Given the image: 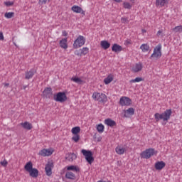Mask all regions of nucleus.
Wrapping results in <instances>:
<instances>
[{
    "mask_svg": "<svg viewBox=\"0 0 182 182\" xmlns=\"http://www.w3.org/2000/svg\"><path fill=\"white\" fill-rule=\"evenodd\" d=\"M124 45H125V46H128V45H132V40L130 39L125 40Z\"/></svg>",
    "mask_w": 182,
    "mask_h": 182,
    "instance_id": "obj_45",
    "label": "nucleus"
},
{
    "mask_svg": "<svg viewBox=\"0 0 182 182\" xmlns=\"http://www.w3.org/2000/svg\"><path fill=\"white\" fill-rule=\"evenodd\" d=\"M119 105L120 106H132V99L130 97L127 96L121 97L119 100Z\"/></svg>",
    "mask_w": 182,
    "mask_h": 182,
    "instance_id": "obj_8",
    "label": "nucleus"
},
{
    "mask_svg": "<svg viewBox=\"0 0 182 182\" xmlns=\"http://www.w3.org/2000/svg\"><path fill=\"white\" fill-rule=\"evenodd\" d=\"M5 37L4 36V33L0 32V41H4Z\"/></svg>",
    "mask_w": 182,
    "mask_h": 182,
    "instance_id": "obj_46",
    "label": "nucleus"
},
{
    "mask_svg": "<svg viewBox=\"0 0 182 182\" xmlns=\"http://www.w3.org/2000/svg\"><path fill=\"white\" fill-rule=\"evenodd\" d=\"M87 53H89V48L87 47H84L75 51V55L77 56H86Z\"/></svg>",
    "mask_w": 182,
    "mask_h": 182,
    "instance_id": "obj_10",
    "label": "nucleus"
},
{
    "mask_svg": "<svg viewBox=\"0 0 182 182\" xmlns=\"http://www.w3.org/2000/svg\"><path fill=\"white\" fill-rule=\"evenodd\" d=\"M143 70V63H135L132 68V72L134 73H138V72H141Z\"/></svg>",
    "mask_w": 182,
    "mask_h": 182,
    "instance_id": "obj_12",
    "label": "nucleus"
},
{
    "mask_svg": "<svg viewBox=\"0 0 182 182\" xmlns=\"http://www.w3.org/2000/svg\"><path fill=\"white\" fill-rule=\"evenodd\" d=\"M121 21L122 23H129V18L127 17H122L121 18Z\"/></svg>",
    "mask_w": 182,
    "mask_h": 182,
    "instance_id": "obj_43",
    "label": "nucleus"
},
{
    "mask_svg": "<svg viewBox=\"0 0 182 182\" xmlns=\"http://www.w3.org/2000/svg\"><path fill=\"white\" fill-rule=\"evenodd\" d=\"M162 48L163 46L160 43L156 46L154 48L153 53L151 55V59H155L156 60L160 59L163 55V53L161 52Z\"/></svg>",
    "mask_w": 182,
    "mask_h": 182,
    "instance_id": "obj_1",
    "label": "nucleus"
},
{
    "mask_svg": "<svg viewBox=\"0 0 182 182\" xmlns=\"http://www.w3.org/2000/svg\"><path fill=\"white\" fill-rule=\"evenodd\" d=\"M60 46L63 49H68V38H62L60 41Z\"/></svg>",
    "mask_w": 182,
    "mask_h": 182,
    "instance_id": "obj_30",
    "label": "nucleus"
},
{
    "mask_svg": "<svg viewBox=\"0 0 182 182\" xmlns=\"http://www.w3.org/2000/svg\"><path fill=\"white\" fill-rule=\"evenodd\" d=\"M54 100L55 102H60V103H63L68 100V97L66 93L64 92H60L54 96Z\"/></svg>",
    "mask_w": 182,
    "mask_h": 182,
    "instance_id": "obj_6",
    "label": "nucleus"
},
{
    "mask_svg": "<svg viewBox=\"0 0 182 182\" xmlns=\"http://www.w3.org/2000/svg\"><path fill=\"white\" fill-rule=\"evenodd\" d=\"M100 46L105 50H107V49H109V48H110V43H109V41H107L106 40L102 41L100 42Z\"/></svg>",
    "mask_w": 182,
    "mask_h": 182,
    "instance_id": "obj_25",
    "label": "nucleus"
},
{
    "mask_svg": "<svg viewBox=\"0 0 182 182\" xmlns=\"http://www.w3.org/2000/svg\"><path fill=\"white\" fill-rule=\"evenodd\" d=\"M63 36H68V33H66V31H63Z\"/></svg>",
    "mask_w": 182,
    "mask_h": 182,
    "instance_id": "obj_48",
    "label": "nucleus"
},
{
    "mask_svg": "<svg viewBox=\"0 0 182 182\" xmlns=\"http://www.w3.org/2000/svg\"><path fill=\"white\" fill-rule=\"evenodd\" d=\"M154 167L156 170H158L160 171H161L162 168H164L166 167V164L163 161H157L155 163Z\"/></svg>",
    "mask_w": 182,
    "mask_h": 182,
    "instance_id": "obj_22",
    "label": "nucleus"
},
{
    "mask_svg": "<svg viewBox=\"0 0 182 182\" xmlns=\"http://www.w3.org/2000/svg\"><path fill=\"white\" fill-rule=\"evenodd\" d=\"M21 126L23 129H26V130H31L32 129V124L29 123L28 122H21Z\"/></svg>",
    "mask_w": 182,
    "mask_h": 182,
    "instance_id": "obj_29",
    "label": "nucleus"
},
{
    "mask_svg": "<svg viewBox=\"0 0 182 182\" xmlns=\"http://www.w3.org/2000/svg\"><path fill=\"white\" fill-rule=\"evenodd\" d=\"M4 4L6 6H14V1H4Z\"/></svg>",
    "mask_w": 182,
    "mask_h": 182,
    "instance_id": "obj_44",
    "label": "nucleus"
},
{
    "mask_svg": "<svg viewBox=\"0 0 182 182\" xmlns=\"http://www.w3.org/2000/svg\"><path fill=\"white\" fill-rule=\"evenodd\" d=\"M72 140L73 141H75V143H77L79 140H80V135L79 134L73 135L72 137Z\"/></svg>",
    "mask_w": 182,
    "mask_h": 182,
    "instance_id": "obj_38",
    "label": "nucleus"
},
{
    "mask_svg": "<svg viewBox=\"0 0 182 182\" xmlns=\"http://www.w3.org/2000/svg\"><path fill=\"white\" fill-rule=\"evenodd\" d=\"M71 80L72 82L77 83L78 85H82V83H83V80H82V79L79 78L78 77H73Z\"/></svg>",
    "mask_w": 182,
    "mask_h": 182,
    "instance_id": "obj_33",
    "label": "nucleus"
},
{
    "mask_svg": "<svg viewBox=\"0 0 182 182\" xmlns=\"http://www.w3.org/2000/svg\"><path fill=\"white\" fill-rule=\"evenodd\" d=\"M71 133L73 135L79 134V133H80V127H73L71 129Z\"/></svg>",
    "mask_w": 182,
    "mask_h": 182,
    "instance_id": "obj_32",
    "label": "nucleus"
},
{
    "mask_svg": "<svg viewBox=\"0 0 182 182\" xmlns=\"http://www.w3.org/2000/svg\"><path fill=\"white\" fill-rule=\"evenodd\" d=\"M5 87H8L9 86V83H4Z\"/></svg>",
    "mask_w": 182,
    "mask_h": 182,
    "instance_id": "obj_50",
    "label": "nucleus"
},
{
    "mask_svg": "<svg viewBox=\"0 0 182 182\" xmlns=\"http://www.w3.org/2000/svg\"><path fill=\"white\" fill-rule=\"evenodd\" d=\"M140 49L143 53H146L150 50V46L148 43H143L141 45Z\"/></svg>",
    "mask_w": 182,
    "mask_h": 182,
    "instance_id": "obj_26",
    "label": "nucleus"
},
{
    "mask_svg": "<svg viewBox=\"0 0 182 182\" xmlns=\"http://www.w3.org/2000/svg\"><path fill=\"white\" fill-rule=\"evenodd\" d=\"M66 170H68V171H73L74 173H80V167L76 165L66 166Z\"/></svg>",
    "mask_w": 182,
    "mask_h": 182,
    "instance_id": "obj_17",
    "label": "nucleus"
},
{
    "mask_svg": "<svg viewBox=\"0 0 182 182\" xmlns=\"http://www.w3.org/2000/svg\"><path fill=\"white\" fill-rule=\"evenodd\" d=\"M15 16L14 12H6L4 14V18H6V19H11V18H14Z\"/></svg>",
    "mask_w": 182,
    "mask_h": 182,
    "instance_id": "obj_35",
    "label": "nucleus"
},
{
    "mask_svg": "<svg viewBox=\"0 0 182 182\" xmlns=\"http://www.w3.org/2000/svg\"><path fill=\"white\" fill-rule=\"evenodd\" d=\"M54 151L55 150L53 148L43 149L39 151L38 154L43 157H49V156L53 154Z\"/></svg>",
    "mask_w": 182,
    "mask_h": 182,
    "instance_id": "obj_7",
    "label": "nucleus"
},
{
    "mask_svg": "<svg viewBox=\"0 0 182 182\" xmlns=\"http://www.w3.org/2000/svg\"><path fill=\"white\" fill-rule=\"evenodd\" d=\"M157 36H160L161 35H163V31L162 30H159L157 33H156Z\"/></svg>",
    "mask_w": 182,
    "mask_h": 182,
    "instance_id": "obj_47",
    "label": "nucleus"
},
{
    "mask_svg": "<svg viewBox=\"0 0 182 182\" xmlns=\"http://www.w3.org/2000/svg\"><path fill=\"white\" fill-rule=\"evenodd\" d=\"M53 167H54L53 161H48L46 165L45 171H46V176H48V177H50L52 176V170Z\"/></svg>",
    "mask_w": 182,
    "mask_h": 182,
    "instance_id": "obj_9",
    "label": "nucleus"
},
{
    "mask_svg": "<svg viewBox=\"0 0 182 182\" xmlns=\"http://www.w3.org/2000/svg\"><path fill=\"white\" fill-rule=\"evenodd\" d=\"M49 2H50V0H39L38 4L39 5H46Z\"/></svg>",
    "mask_w": 182,
    "mask_h": 182,
    "instance_id": "obj_40",
    "label": "nucleus"
},
{
    "mask_svg": "<svg viewBox=\"0 0 182 182\" xmlns=\"http://www.w3.org/2000/svg\"><path fill=\"white\" fill-rule=\"evenodd\" d=\"M35 73H36V70L31 69L29 71L26 72L25 79L26 80L32 79Z\"/></svg>",
    "mask_w": 182,
    "mask_h": 182,
    "instance_id": "obj_20",
    "label": "nucleus"
},
{
    "mask_svg": "<svg viewBox=\"0 0 182 182\" xmlns=\"http://www.w3.org/2000/svg\"><path fill=\"white\" fill-rule=\"evenodd\" d=\"M33 168V164H32V162L31 161L27 162L24 166V170H26V171H27L28 173H29L30 171L32 170Z\"/></svg>",
    "mask_w": 182,
    "mask_h": 182,
    "instance_id": "obj_31",
    "label": "nucleus"
},
{
    "mask_svg": "<svg viewBox=\"0 0 182 182\" xmlns=\"http://www.w3.org/2000/svg\"><path fill=\"white\" fill-rule=\"evenodd\" d=\"M104 124L109 127H114V126H117L116 121L112 119L111 118L105 119Z\"/></svg>",
    "mask_w": 182,
    "mask_h": 182,
    "instance_id": "obj_18",
    "label": "nucleus"
},
{
    "mask_svg": "<svg viewBox=\"0 0 182 182\" xmlns=\"http://www.w3.org/2000/svg\"><path fill=\"white\" fill-rule=\"evenodd\" d=\"M77 159V156L75 153H68L65 155V160L67 161L72 162L73 160H76Z\"/></svg>",
    "mask_w": 182,
    "mask_h": 182,
    "instance_id": "obj_19",
    "label": "nucleus"
},
{
    "mask_svg": "<svg viewBox=\"0 0 182 182\" xmlns=\"http://www.w3.org/2000/svg\"><path fill=\"white\" fill-rule=\"evenodd\" d=\"M126 146H123V145H118L116 148H115V151L117 153V154H119V156L123 155L124 153H126Z\"/></svg>",
    "mask_w": 182,
    "mask_h": 182,
    "instance_id": "obj_16",
    "label": "nucleus"
},
{
    "mask_svg": "<svg viewBox=\"0 0 182 182\" xmlns=\"http://www.w3.org/2000/svg\"><path fill=\"white\" fill-rule=\"evenodd\" d=\"M92 98L100 103H106L107 102V96L102 92H94Z\"/></svg>",
    "mask_w": 182,
    "mask_h": 182,
    "instance_id": "obj_3",
    "label": "nucleus"
},
{
    "mask_svg": "<svg viewBox=\"0 0 182 182\" xmlns=\"http://www.w3.org/2000/svg\"><path fill=\"white\" fill-rule=\"evenodd\" d=\"M28 173L30 177H33V178H36L39 176V171L36 168H33Z\"/></svg>",
    "mask_w": 182,
    "mask_h": 182,
    "instance_id": "obj_24",
    "label": "nucleus"
},
{
    "mask_svg": "<svg viewBox=\"0 0 182 182\" xmlns=\"http://www.w3.org/2000/svg\"><path fill=\"white\" fill-rule=\"evenodd\" d=\"M0 164L3 167H6L8 166V161H6V159H4L3 161H0Z\"/></svg>",
    "mask_w": 182,
    "mask_h": 182,
    "instance_id": "obj_41",
    "label": "nucleus"
},
{
    "mask_svg": "<svg viewBox=\"0 0 182 182\" xmlns=\"http://www.w3.org/2000/svg\"><path fill=\"white\" fill-rule=\"evenodd\" d=\"M173 31H175V32H182V26H176Z\"/></svg>",
    "mask_w": 182,
    "mask_h": 182,
    "instance_id": "obj_42",
    "label": "nucleus"
},
{
    "mask_svg": "<svg viewBox=\"0 0 182 182\" xmlns=\"http://www.w3.org/2000/svg\"><path fill=\"white\" fill-rule=\"evenodd\" d=\"M142 33H146V31L145 29L141 30Z\"/></svg>",
    "mask_w": 182,
    "mask_h": 182,
    "instance_id": "obj_51",
    "label": "nucleus"
},
{
    "mask_svg": "<svg viewBox=\"0 0 182 182\" xmlns=\"http://www.w3.org/2000/svg\"><path fill=\"white\" fill-rule=\"evenodd\" d=\"M85 43H86V38L83 36H79L74 41L73 48L74 49H79V48H82Z\"/></svg>",
    "mask_w": 182,
    "mask_h": 182,
    "instance_id": "obj_4",
    "label": "nucleus"
},
{
    "mask_svg": "<svg viewBox=\"0 0 182 182\" xmlns=\"http://www.w3.org/2000/svg\"><path fill=\"white\" fill-rule=\"evenodd\" d=\"M43 95L47 99H50V97H52V95H53L52 88L51 87H46L43 92Z\"/></svg>",
    "mask_w": 182,
    "mask_h": 182,
    "instance_id": "obj_15",
    "label": "nucleus"
},
{
    "mask_svg": "<svg viewBox=\"0 0 182 182\" xmlns=\"http://www.w3.org/2000/svg\"><path fill=\"white\" fill-rule=\"evenodd\" d=\"M97 130L98 133H103L105 132V125L103 124H99L97 125Z\"/></svg>",
    "mask_w": 182,
    "mask_h": 182,
    "instance_id": "obj_36",
    "label": "nucleus"
},
{
    "mask_svg": "<svg viewBox=\"0 0 182 182\" xmlns=\"http://www.w3.org/2000/svg\"><path fill=\"white\" fill-rule=\"evenodd\" d=\"M156 154H157V151L154 150L153 148H150L142 151L140 154V156L141 159H146L148 160V159H150L152 156H156Z\"/></svg>",
    "mask_w": 182,
    "mask_h": 182,
    "instance_id": "obj_2",
    "label": "nucleus"
},
{
    "mask_svg": "<svg viewBox=\"0 0 182 182\" xmlns=\"http://www.w3.org/2000/svg\"><path fill=\"white\" fill-rule=\"evenodd\" d=\"M71 11L74 12V14H80L82 16H85V12L82 7L77 6V5H74L71 7Z\"/></svg>",
    "mask_w": 182,
    "mask_h": 182,
    "instance_id": "obj_11",
    "label": "nucleus"
},
{
    "mask_svg": "<svg viewBox=\"0 0 182 182\" xmlns=\"http://www.w3.org/2000/svg\"><path fill=\"white\" fill-rule=\"evenodd\" d=\"M114 79V75L113 74H109L107 77L104 79L105 85H110Z\"/></svg>",
    "mask_w": 182,
    "mask_h": 182,
    "instance_id": "obj_23",
    "label": "nucleus"
},
{
    "mask_svg": "<svg viewBox=\"0 0 182 182\" xmlns=\"http://www.w3.org/2000/svg\"><path fill=\"white\" fill-rule=\"evenodd\" d=\"M112 52H115V53L122 52V50H123V47H122L119 44L114 43L112 47Z\"/></svg>",
    "mask_w": 182,
    "mask_h": 182,
    "instance_id": "obj_28",
    "label": "nucleus"
},
{
    "mask_svg": "<svg viewBox=\"0 0 182 182\" xmlns=\"http://www.w3.org/2000/svg\"><path fill=\"white\" fill-rule=\"evenodd\" d=\"M81 153L85 157V160L88 164H92V163L95 161V158H93V153H92L91 151L82 149Z\"/></svg>",
    "mask_w": 182,
    "mask_h": 182,
    "instance_id": "obj_5",
    "label": "nucleus"
},
{
    "mask_svg": "<svg viewBox=\"0 0 182 182\" xmlns=\"http://www.w3.org/2000/svg\"><path fill=\"white\" fill-rule=\"evenodd\" d=\"M168 4V0H156V6L157 8H163Z\"/></svg>",
    "mask_w": 182,
    "mask_h": 182,
    "instance_id": "obj_21",
    "label": "nucleus"
},
{
    "mask_svg": "<svg viewBox=\"0 0 182 182\" xmlns=\"http://www.w3.org/2000/svg\"><path fill=\"white\" fill-rule=\"evenodd\" d=\"M123 6L125 9H132V4L129 2H124Z\"/></svg>",
    "mask_w": 182,
    "mask_h": 182,
    "instance_id": "obj_39",
    "label": "nucleus"
},
{
    "mask_svg": "<svg viewBox=\"0 0 182 182\" xmlns=\"http://www.w3.org/2000/svg\"><path fill=\"white\" fill-rule=\"evenodd\" d=\"M134 108L129 107L127 109L124 110V117H126L127 119H129L132 117V116L134 115Z\"/></svg>",
    "mask_w": 182,
    "mask_h": 182,
    "instance_id": "obj_13",
    "label": "nucleus"
},
{
    "mask_svg": "<svg viewBox=\"0 0 182 182\" xmlns=\"http://www.w3.org/2000/svg\"><path fill=\"white\" fill-rule=\"evenodd\" d=\"M65 178L68 180H76V175L72 171H67L65 173Z\"/></svg>",
    "mask_w": 182,
    "mask_h": 182,
    "instance_id": "obj_27",
    "label": "nucleus"
},
{
    "mask_svg": "<svg viewBox=\"0 0 182 182\" xmlns=\"http://www.w3.org/2000/svg\"><path fill=\"white\" fill-rule=\"evenodd\" d=\"M173 112L171 109H166L164 113H162V117L164 119V122H168L170 120V117H171Z\"/></svg>",
    "mask_w": 182,
    "mask_h": 182,
    "instance_id": "obj_14",
    "label": "nucleus"
},
{
    "mask_svg": "<svg viewBox=\"0 0 182 182\" xmlns=\"http://www.w3.org/2000/svg\"><path fill=\"white\" fill-rule=\"evenodd\" d=\"M115 2L120 3L122 2L123 0H114Z\"/></svg>",
    "mask_w": 182,
    "mask_h": 182,
    "instance_id": "obj_49",
    "label": "nucleus"
},
{
    "mask_svg": "<svg viewBox=\"0 0 182 182\" xmlns=\"http://www.w3.org/2000/svg\"><path fill=\"white\" fill-rule=\"evenodd\" d=\"M154 118H155L156 122H159V120H163L164 121L163 114L155 113L154 114Z\"/></svg>",
    "mask_w": 182,
    "mask_h": 182,
    "instance_id": "obj_34",
    "label": "nucleus"
},
{
    "mask_svg": "<svg viewBox=\"0 0 182 182\" xmlns=\"http://www.w3.org/2000/svg\"><path fill=\"white\" fill-rule=\"evenodd\" d=\"M144 80L142 77H137L134 80H129V83H139V82H143Z\"/></svg>",
    "mask_w": 182,
    "mask_h": 182,
    "instance_id": "obj_37",
    "label": "nucleus"
}]
</instances>
